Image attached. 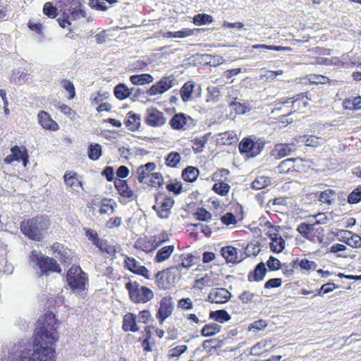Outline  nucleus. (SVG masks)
Masks as SVG:
<instances>
[{
    "mask_svg": "<svg viewBox=\"0 0 361 361\" xmlns=\"http://www.w3.org/2000/svg\"><path fill=\"white\" fill-rule=\"evenodd\" d=\"M350 237H348L345 243L353 247H360L361 246V237L357 234H352L348 232Z\"/></svg>",
    "mask_w": 361,
    "mask_h": 361,
    "instance_id": "c03bdc74",
    "label": "nucleus"
},
{
    "mask_svg": "<svg viewBox=\"0 0 361 361\" xmlns=\"http://www.w3.org/2000/svg\"><path fill=\"white\" fill-rule=\"evenodd\" d=\"M361 201V186L355 188L348 195V202L349 204H357Z\"/></svg>",
    "mask_w": 361,
    "mask_h": 361,
    "instance_id": "79ce46f5",
    "label": "nucleus"
},
{
    "mask_svg": "<svg viewBox=\"0 0 361 361\" xmlns=\"http://www.w3.org/2000/svg\"><path fill=\"white\" fill-rule=\"evenodd\" d=\"M169 124L175 130H188L195 126L194 120L183 113L176 114L169 121Z\"/></svg>",
    "mask_w": 361,
    "mask_h": 361,
    "instance_id": "1a4fd4ad",
    "label": "nucleus"
},
{
    "mask_svg": "<svg viewBox=\"0 0 361 361\" xmlns=\"http://www.w3.org/2000/svg\"><path fill=\"white\" fill-rule=\"evenodd\" d=\"M229 188L230 186L228 184L224 182L217 183L213 185V190L216 193L222 196L226 195L228 193Z\"/></svg>",
    "mask_w": 361,
    "mask_h": 361,
    "instance_id": "49530a36",
    "label": "nucleus"
},
{
    "mask_svg": "<svg viewBox=\"0 0 361 361\" xmlns=\"http://www.w3.org/2000/svg\"><path fill=\"white\" fill-rule=\"evenodd\" d=\"M174 82L175 79L172 76L164 77L147 90H144L141 88H135L130 99L133 101H135L140 97L147 98L148 95L154 96L161 94L171 88L174 85Z\"/></svg>",
    "mask_w": 361,
    "mask_h": 361,
    "instance_id": "20e7f679",
    "label": "nucleus"
},
{
    "mask_svg": "<svg viewBox=\"0 0 361 361\" xmlns=\"http://www.w3.org/2000/svg\"><path fill=\"white\" fill-rule=\"evenodd\" d=\"M209 318L218 322L223 323L228 322L231 319V316L225 310H219L216 311H211L209 313Z\"/></svg>",
    "mask_w": 361,
    "mask_h": 361,
    "instance_id": "7c9ffc66",
    "label": "nucleus"
},
{
    "mask_svg": "<svg viewBox=\"0 0 361 361\" xmlns=\"http://www.w3.org/2000/svg\"><path fill=\"white\" fill-rule=\"evenodd\" d=\"M221 326L216 323L206 324L201 330V334L204 337L214 336L220 332Z\"/></svg>",
    "mask_w": 361,
    "mask_h": 361,
    "instance_id": "c756f323",
    "label": "nucleus"
},
{
    "mask_svg": "<svg viewBox=\"0 0 361 361\" xmlns=\"http://www.w3.org/2000/svg\"><path fill=\"white\" fill-rule=\"evenodd\" d=\"M194 216L197 220L202 221H207L212 218L211 214L202 207L198 209L197 211L194 214Z\"/></svg>",
    "mask_w": 361,
    "mask_h": 361,
    "instance_id": "de8ad7c7",
    "label": "nucleus"
},
{
    "mask_svg": "<svg viewBox=\"0 0 361 361\" xmlns=\"http://www.w3.org/2000/svg\"><path fill=\"white\" fill-rule=\"evenodd\" d=\"M345 109H361V97H356L352 99H345L343 102Z\"/></svg>",
    "mask_w": 361,
    "mask_h": 361,
    "instance_id": "58836bf2",
    "label": "nucleus"
},
{
    "mask_svg": "<svg viewBox=\"0 0 361 361\" xmlns=\"http://www.w3.org/2000/svg\"><path fill=\"white\" fill-rule=\"evenodd\" d=\"M295 150L296 148L294 147V145L293 143H279L275 146V151L277 152V156L279 158L289 156L292 154Z\"/></svg>",
    "mask_w": 361,
    "mask_h": 361,
    "instance_id": "b1692460",
    "label": "nucleus"
},
{
    "mask_svg": "<svg viewBox=\"0 0 361 361\" xmlns=\"http://www.w3.org/2000/svg\"><path fill=\"white\" fill-rule=\"evenodd\" d=\"M137 316L133 313H128L123 317V329L125 331L137 332L139 328L136 324Z\"/></svg>",
    "mask_w": 361,
    "mask_h": 361,
    "instance_id": "6ab92c4d",
    "label": "nucleus"
},
{
    "mask_svg": "<svg viewBox=\"0 0 361 361\" xmlns=\"http://www.w3.org/2000/svg\"><path fill=\"white\" fill-rule=\"evenodd\" d=\"M336 288H337V286H336L334 283H326L322 286L318 292V295L320 296H323L324 294L332 292Z\"/></svg>",
    "mask_w": 361,
    "mask_h": 361,
    "instance_id": "864d4df0",
    "label": "nucleus"
},
{
    "mask_svg": "<svg viewBox=\"0 0 361 361\" xmlns=\"http://www.w3.org/2000/svg\"><path fill=\"white\" fill-rule=\"evenodd\" d=\"M267 269L264 262H260L257 264L253 271L250 272L248 275V280L250 281H259L263 280L266 274Z\"/></svg>",
    "mask_w": 361,
    "mask_h": 361,
    "instance_id": "412c9836",
    "label": "nucleus"
},
{
    "mask_svg": "<svg viewBox=\"0 0 361 361\" xmlns=\"http://www.w3.org/2000/svg\"><path fill=\"white\" fill-rule=\"evenodd\" d=\"M298 264L302 269H305L307 271L314 270L317 267V264L314 262L310 261L307 259H301L298 262Z\"/></svg>",
    "mask_w": 361,
    "mask_h": 361,
    "instance_id": "3c124183",
    "label": "nucleus"
},
{
    "mask_svg": "<svg viewBox=\"0 0 361 361\" xmlns=\"http://www.w3.org/2000/svg\"><path fill=\"white\" fill-rule=\"evenodd\" d=\"M43 13L49 18H55L57 13V8L54 7L50 2H47L43 7Z\"/></svg>",
    "mask_w": 361,
    "mask_h": 361,
    "instance_id": "09e8293b",
    "label": "nucleus"
},
{
    "mask_svg": "<svg viewBox=\"0 0 361 361\" xmlns=\"http://www.w3.org/2000/svg\"><path fill=\"white\" fill-rule=\"evenodd\" d=\"M125 263L126 266L130 271L141 275L146 279H149L148 269L145 267L140 265V262L135 259L127 257L125 259Z\"/></svg>",
    "mask_w": 361,
    "mask_h": 361,
    "instance_id": "4468645a",
    "label": "nucleus"
},
{
    "mask_svg": "<svg viewBox=\"0 0 361 361\" xmlns=\"http://www.w3.org/2000/svg\"><path fill=\"white\" fill-rule=\"evenodd\" d=\"M221 87L216 86H209L207 87V91L210 97L214 101L219 100L220 96L221 95Z\"/></svg>",
    "mask_w": 361,
    "mask_h": 361,
    "instance_id": "8fccbe9b",
    "label": "nucleus"
},
{
    "mask_svg": "<svg viewBox=\"0 0 361 361\" xmlns=\"http://www.w3.org/2000/svg\"><path fill=\"white\" fill-rule=\"evenodd\" d=\"M126 288L128 290L130 300L136 303H145L154 297L150 288L140 286L137 282H128Z\"/></svg>",
    "mask_w": 361,
    "mask_h": 361,
    "instance_id": "423d86ee",
    "label": "nucleus"
},
{
    "mask_svg": "<svg viewBox=\"0 0 361 361\" xmlns=\"http://www.w3.org/2000/svg\"><path fill=\"white\" fill-rule=\"evenodd\" d=\"M178 307L182 309L191 310L193 307L192 300L187 298H182L178 301Z\"/></svg>",
    "mask_w": 361,
    "mask_h": 361,
    "instance_id": "680f3d73",
    "label": "nucleus"
},
{
    "mask_svg": "<svg viewBox=\"0 0 361 361\" xmlns=\"http://www.w3.org/2000/svg\"><path fill=\"white\" fill-rule=\"evenodd\" d=\"M26 75L23 73H20L19 71H13L11 80L15 83L20 84L22 80L24 81V78Z\"/></svg>",
    "mask_w": 361,
    "mask_h": 361,
    "instance_id": "e2e57ef3",
    "label": "nucleus"
},
{
    "mask_svg": "<svg viewBox=\"0 0 361 361\" xmlns=\"http://www.w3.org/2000/svg\"><path fill=\"white\" fill-rule=\"evenodd\" d=\"M114 185L122 197L131 198L133 196V192L129 188L126 180H117L114 182Z\"/></svg>",
    "mask_w": 361,
    "mask_h": 361,
    "instance_id": "393cba45",
    "label": "nucleus"
},
{
    "mask_svg": "<svg viewBox=\"0 0 361 361\" xmlns=\"http://www.w3.org/2000/svg\"><path fill=\"white\" fill-rule=\"evenodd\" d=\"M252 49H262L265 50H273V51H290L292 49L290 47H282V46H274V45H267V44H255L252 45Z\"/></svg>",
    "mask_w": 361,
    "mask_h": 361,
    "instance_id": "a19ab883",
    "label": "nucleus"
},
{
    "mask_svg": "<svg viewBox=\"0 0 361 361\" xmlns=\"http://www.w3.org/2000/svg\"><path fill=\"white\" fill-rule=\"evenodd\" d=\"M180 159L181 157L179 153L176 152H171L166 158V164L171 167H176L180 162Z\"/></svg>",
    "mask_w": 361,
    "mask_h": 361,
    "instance_id": "4c0bfd02",
    "label": "nucleus"
},
{
    "mask_svg": "<svg viewBox=\"0 0 361 361\" xmlns=\"http://www.w3.org/2000/svg\"><path fill=\"white\" fill-rule=\"evenodd\" d=\"M224 137H222V140L226 139V141L224 142V144H232L237 140L236 134L233 132H225L224 133Z\"/></svg>",
    "mask_w": 361,
    "mask_h": 361,
    "instance_id": "69168bd1",
    "label": "nucleus"
},
{
    "mask_svg": "<svg viewBox=\"0 0 361 361\" xmlns=\"http://www.w3.org/2000/svg\"><path fill=\"white\" fill-rule=\"evenodd\" d=\"M195 87V83L192 81L185 82L180 89V96L183 102H188L192 99V94Z\"/></svg>",
    "mask_w": 361,
    "mask_h": 361,
    "instance_id": "c85d7f7f",
    "label": "nucleus"
},
{
    "mask_svg": "<svg viewBox=\"0 0 361 361\" xmlns=\"http://www.w3.org/2000/svg\"><path fill=\"white\" fill-rule=\"evenodd\" d=\"M102 174L104 176L108 181H112L114 177V171L112 166H106L102 171Z\"/></svg>",
    "mask_w": 361,
    "mask_h": 361,
    "instance_id": "338daca9",
    "label": "nucleus"
},
{
    "mask_svg": "<svg viewBox=\"0 0 361 361\" xmlns=\"http://www.w3.org/2000/svg\"><path fill=\"white\" fill-rule=\"evenodd\" d=\"M271 180L269 177L259 176L257 177L252 183V188L255 190H261L269 185Z\"/></svg>",
    "mask_w": 361,
    "mask_h": 361,
    "instance_id": "f704fd0d",
    "label": "nucleus"
},
{
    "mask_svg": "<svg viewBox=\"0 0 361 361\" xmlns=\"http://www.w3.org/2000/svg\"><path fill=\"white\" fill-rule=\"evenodd\" d=\"M34 343L19 341L2 351L1 361H54V343L57 341L56 320L52 313L38 320Z\"/></svg>",
    "mask_w": 361,
    "mask_h": 361,
    "instance_id": "f257e3e1",
    "label": "nucleus"
},
{
    "mask_svg": "<svg viewBox=\"0 0 361 361\" xmlns=\"http://www.w3.org/2000/svg\"><path fill=\"white\" fill-rule=\"evenodd\" d=\"M135 87L129 88L124 83H119L114 87V95L119 100H123L128 97H131Z\"/></svg>",
    "mask_w": 361,
    "mask_h": 361,
    "instance_id": "4be33fe9",
    "label": "nucleus"
},
{
    "mask_svg": "<svg viewBox=\"0 0 361 361\" xmlns=\"http://www.w3.org/2000/svg\"><path fill=\"white\" fill-rule=\"evenodd\" d=\"M49 226V221L45 216H37L23 221L20 224V230L24 235L30 239L39 241L43 233L45 232Z\"/></svg>",
    "mask_w": 361,
    "mask_h": 361,
    "instance_id": "f03ea898",
    "label": "nucleus"
},
{
    "mask_svg": "<svg viewBox=\"0 0 361 361\" xmlns=\"http://www.w3.org/2000/svg\"><path fill=\"white\" fill-rule=\"evenodd\" d=\"M186 345H178L171 350V355L172 357H178L184 353L187 350Z\"/></svg>",
    "mask_w": 361,
    "mask_h": 361,
    "instance_id": "0e129e2a",
    "label": "nucleus"
},
{
    "mask_svg": "<svg viewBox=\"0 0 361 361\" xmlns=\"http://www.w3.org/2000/svg\"><path fill=\"white\" fill-rule=\"evenodd\" d=\"M221 253L227 263H238L243 259V254H241L240 257H238L237 249L231 245L222 247Z\"/></svg>",
    "mask_w": 361,
    "mask_h": 361,
    "instance_id": "2eb2a0df",
    "label": "nucleus"
},
{
    "mask_svg": "<svg viewBox=\"0 0 361 361\" xmlns=\"http://www.w3.org/2000/svg\"><path fill=\"white\" fill-rule=\"evenodd\" d=\"M267 325V323L265 320L259 319L251 324L250 330H252L253 331H260L264 329Z\"/></svg>",
    "mask_w": 361,
    "mask_h": 361,
    "instance_id": "4d7b16f0",
    "label": "nucleus"
},
{
    "mask_svg": "<svg viewBox=\"0 0 361 361\" xmlns=\"http://www.w3.org/2000/svg\"><path fill=\"white\" fill-rule=\"evenodd\" d=\"M298 158H289L281 161L278 166L279 173H286L290 170L294 169V162L298 161Z\"/></svg>",
    "mask_w": 361,
    "mask_h": 361,
    "instance_id": "2f4dec72",
    "label": "nucleus"
},
{
    "mask_svg": "<svg viewBox=\"0 0 361 361\" xmlns=\"http://www.w3.org/2000/svg\"><path fill=\"white\" fill-rule=\"evenodd\" d=\"M146 123L152 127H159L165 124L164 114L155 108L147 109L145 118Z\"/></svg>",
    "mask_w": 361,
    "mask_h": 361,
    "instance_id": "9d476101",
    "label": "nucleus"
},
{
    "mask_svg": "<svg viewBox=\"0 0 361 361\" xmlns=\"http://www.w3.org/2000/svg\"><path fill=\"white\" fill-rule=\"evenodd\" d=\"M174 267L168 268L164 271H159L156 274V283L158 287L161 289H166L169 286V276L171 274V270H173Z\"/></svg>",
    "mask_w": 361,
    "mask_h": 361,
    "instance_id": "a211bd4d",
    "label": "nucleus"
},
{
    "mask_svg": "<svg viewBox=\"0 0 361 361\" xmlns=\"http://www.w3.org/2000/svg\"><path fill=\"white\" fill-rule=\"evenodd\" d=\"M221 220L224 224L227 226L231 224H235L236 223L235 216L231 212H228L224 216H222L221 217Z\"/></svg>",
    "mask_w": 361,
    "mask_h": 361,
    "instance_id": "13d9d810",
    "label": "nucleus"
},
{
    "mask_svg": "<svg viewBox=\"0 0 361 361\" xmlns=\"http://www.w3.org/2000/svg\"><path fill=\"white\" fill-rule=\"evenodd\" d=\"M336 196V192L333 190H326L322 192L319 196V200L322 203L331 204Z\"/></svg>",
    "mask_w": 361,
    "mask_h": 361,
    "instance_id": "72a5a7b5",
    "label": "nucleus"
},
{
    "mask_svg": "<svg viewBox=\"0 0 361 361\" xmlns=\"http://www.w3.org/2000/svg\"><path fill=\"white\" fill-rule=\"evenodd\" d=\"M155 168L156 165L153 162H148L145 165L140 166L136 170L137 179L140 183H146L145 179L150 176V173L153 171Z\"/></svg>",
    "mask_w": 361,
    "mask_h": 361,
    "instance_id": "f3484780",
    "label": "nucleus"
},
{
    "mask_svg": "<svg viewBox=\"0 0 361 361\" xmlns=\"http://www.w3.org/2000/svg\"><path fill=\"white\" fill-rule=\"evenodd\" d=\"M151 179L149 180L152 186H161L163 184V177L160 173H153L150 175Z\"/></svg>",
    "mask_w": 361,
    "mask_h": 361,
    "instance_id": "5fc2aeb1",
    "label": "nucleus"
},
{
    "mask_svg": "<svg viewBox=\"0 0 361 361\" xmlns=\"http://www.w3.org/2000/svg\"><path fill=\"white\" fill-rule=\"evenodd\" d=\"M212 22V16L206 13H199L193 17V23L195 25H206Z\"/></svg>",
    "mask_w": 361,
    "mask_h": 361,
    "instance_id": "e433bc0d",
    "label": "nucleus"
},
{
    "mask_svg": "<svg viewBox=\"0 0 361 361\" xmlns=\"http://www.w3.org/2000/svg\"><path fill=\"white\" fill-rule=\"evenodd\" d=\"M38 121L40 125L45 129L55 131L58 130L59 126L50 116V115L44 111H41L37 115Z\"/></svg>",
    "mask_w": 361,
    "mask_h": 361,
    "instance_id": "dca6fc26",
    "label": "nucleus"
},
{
    "mask_svg": "<svg viewBox=\"0 0 361 361\" xmlns=\"http://www.w3.org/2000/svg\"><path fill=\"white\" fill-rule=\"evenodd\" d=\"M154 78L149 73L133 75L130 77V81L135 85H144L152 82Z\"/></svg>",
    "mask_w": 361,
    "mask_h": 361,
    "instance_id": "a878e982",
    "label": "nucleus"
},
{
    "mask_svg": "<svg viewBox=\"0 0 361 361\" xmlns=\"http://www.w3.org/2000/svg\"><path fill=\"white\" fill-rule=\"evenodd\" d=\"M269 236L271 240L270 249L272 252L279 253L285 248L286 242L281 236H278L276 233L269 232Z\"/></svg>",
    "mask_w": 361,
    "mask_h": 361,
    "instance_id": "aec40b11",
    "label": "nucleus"
},
{
    "mask_svg": "<svg viewBox=\"0 0 361 361\" xmlns=\"http://www.w3.org/2000/svg\"><path fill=\"white\" fill-rule=\"evenodd\" d=\"M267 265L268 266L269 269L271 271H276L281 269L280 261L273 256H271L269 257V259L267 262Z\"/></svg>",
    "mask_w": 361,
    "mask_h": 361,
    "instance_id": "6e6d98bb",
    "label": "nucleus"
},
{
    "mask_svg": "<svg viewBox=\"0 0 361 361\" xmlns=\"http://www.w3.org/2000/svg\"><path fill=\"white\" fill-rule=\"evenodd\" d=\"M118 0H89L88 5L92 8L106 11L108 8L106 5V2L109 4H114Z\"/></svg>",
    "mask_w": 361,
    "mask_h": 361,
    "instance_id": "473e14b6",
    "label": "nucleus"
},
{
    "mask_svg": "<svg viewBox=\"0 0 361 361\" xmlns=\"http://www.w3.org/2000/svg\"><path fill=\"white\" fill-rule=\"evenodd\" d=\"M257 297V294L250 290H245L238 296V298L243 304H247L255 302Z\"/></svg>",
    "mask_w": 361,
    "mask_h": 361,
    "instance_id": "ea45409f",
    "label": "nucleus"
},
{
    "mask_svg": "<svg viewBox=\"0 0 361 361\" xmlns=\"http://www.w3.org/2000/svg\"><path fill=\"white\" fill-rule=\"evenodd\" d=\"M303 141L305 142L306 146H310L313 147L320 146L323 143V140L322 138L313 135H310L307 137H304Z\"/></svg>",
    "mask_w": 361,
    "mask_h": 361,
    "instance_id": "a18cd8bd",
    "label": "nucleus"
},
{
    "mask_svg": "<svg viewBox=\"0 0 361 361\" xmlns=\"http://www.w3.org/2000/svg\"><path fill=\"white\" fill-rule=\"evenodd\" d=\"M199 175V170L194 166H188L182 172V178L188 182L195 181Z\"/></svg>",
    "mask_w": 361,
    "mask_h": 361,
    "instance_id": "cd10ccee",
    "label": "nucleus"
},
{
    "mask_svg": "<svg viewBox=\"0 0 361 361\" xmlns=\"http://www.w3.org/2000/svg\"><path fill=\"white\" fill-rule=\"evenodd\" d=\"M174 250L173 245H167L159 249L155 256L157 262L160 263L168 259Z\"/></svg>",
    "mask_w": 361,
    "mask_h": 361,
    "instance_id": "bb28decb",
    "label": "nucleus"
},
{
    "mask_svg": "<svg viewBox=\"0 0 361 361\" xmlns=\"http://www.w3.org/2000/svg\"><path fill=\"white\" fill-rule=\"evenodd\" d=\"M64 5L69 8L64 9L57 19L59 24L63 28L71 29V20H76L85 17V12L82 8L80 0H65Z\"/></svg>",
    "mask_w": 361,
    "mask_h": 361,
    "instance_id": "7ed1b4c3",
    "label": "nucleus"
},
{
    "mask_svg": "<svg viewBox=\"0 0 361 361\" xmlns=\"http://www.w3.org/2000/svg\"><path fill=\"white\" fill-rule=\"evenodd\" d=\"M87 277L80 267L72 266L67 273V281L75 293L80 294L85 289Z\"/></svg>",
    "mask_w": 361,
    "mask_h": 361,
    "instance_id": "0eeeda50",
    "label": "nucleus"
},
{
    "mask_svg": "<svg viewBox=\"0 0 361 361\" xmlns=\"http://www.w3.org/2000/svg\"><path fill=\"white\" fill-rule=\"evenodd\" d=\"M102 155V147L99 144H91L88 148V157L92 160H97Z\"/></svg>",
    "mask_w": 361,
    "mask_h": 361,
    "instance_id": "c9c22d12",
    "label": "nucleus"
},
{
    "mask_svg": "<svg viewBox=\"0 0 361 361\" xmlns=\"http://www.w3.org/2000/svg\"><path fill=\"white\" fill-rule=\"evenodd\" d=\"M173 308V302L171 297H164L161 300L160 307L157 314V317L161 324L172 314Z\"/></svg>",
    "mask_w": 361,
    "mask_h": 361,
    "instance_id": "9b49d317",
    "label": "nucleus"
},
{
    "mask_svg": "<svg viewBox=\"0 0 361 361\" xmlns=\"http://www.w3.org/2000/svg\"><path fill=\"white\" fill-rule=\"evenodd\" d=\"M166 188L170 192H173L174 194L178 195L182 191V184L180 182L176 181L167 185Z\"/></svg>",
    "mask_w": 361,
    "mask_h": 361,
    "instance_id": "bf43d9fd",
    "label": "nucleus"
},
{
    "mask_svg": "<svg viewBox=\"0 0 361 361\" xmlns=\"http://www.w3.org/2000/svg\"><path fill=\"white\" fill-rule=\"evenodd\" d=\"M11 154L6 156L4 159L5 163L11 164L14 161L22 160L23 161V165L26 166L28 162L29 156L27 149L25 147L20 148L16 145L11 148Z\"/></svg>",
    "mask_w": 361,
    "mask_h": 361,
    "instance_id": "f8f14e48",
    "label": "nucleus"
},
{
    "mask_svg": "<svg viewBox=\"0 0 361 361\" xmlns=\"http://www.w3.org/2000/svg\"><path fill=\"white\" fill-rule=\"evenodd\" d=\"M281 279L279 278H274L268 280L265 284L264 288H278L281 286Z\"/></svg>",
    "mask_w": 361,
    "mask_h": 361,
    "instance_id": "052dcab7",
    "label": "nucleus"
},
{
    "mask_svg": "<svg viewBox=\"0 0 361 361\" xmlns=\"http://www.w3.org/2000/svg\"><path fill=\"white\" fill-rule=\"evenodd\" d=\"M264 147V144L254 142L252 139L243 138L240 142L238 148L241 154H246L249 157L258 155Z\"/></svg>",
    "mask_w": 361,
    "mask_h": 361,
    "instance_id": "6e6552de",
    "label": "nucleus"
},
{
    "mask_svg": "<svg viewBox=\"0 0 361 361\" xmlns=\"http://www.w3.org/2000/svg\"><path fill=\"white\" fill-rule=\"evenodd\" d=\"M140 123L141 116L140 114H135L133 111L128 113L125 124L129 130L132 131L137 130L140 126Z\"/></svg>",
    "mask_w": 361,
    "mask_h": 361,
    "instance_id": "5701e85b",
    "label": "nucleus"
},
{
    "mask_svg": "<svg viewBox=\"0 0 361 361\" xmlns=\"http://www.w3.org/2000/svg\"><path fill=\"white\" fill-rule=\"evenodd\" d=\"M63 87L70 94V99L75 96V87L72 82L68 80H63L61 82Z\"/></svg>",
    "mask_w": 361,
    "mask_h": 361,
    "instance_id": "603ef678",
    "label": "nucleus"
},
{
    "mask_svg": "<svg viewBox=\"0 0 361 361\" xmlns=\"http://www.w3.org/2000/svg\"><path fill=\"white\" fill-rule=\"evenodd\" d=\"M195 257L192 254H188L182 258V262L177 267H173L174 269L180 271L181 268H190L194 264Z\"/></svg>",
    "mask_w": 361,
    "mask_h": 361,
    "instance_id": "37998d69",
    "label": "nucleus"
},
{
    "mask_svg": "<svg viewBox=\"0 0 361 361\" xmlns=\"http://www.w3.org/2000/svg\"><path fill=\"white\" fill-rule=\"evenodd\" d=\"M264 350V345L261 343H257L251 348L250 353L255 355H259Z\"/></svg>",
    "mask_w": 361,
    "mask_h": 361,
    "instance_id": "774afa93",
    "label": "nucleus"
},
{
    "mask_svg": "<svg viewBox=\"0 0 361 361\" xmlns=\"http://www.w3.org/2000/svg\"><path fill=\"white\" fill-rule=\"evenodd\" d=\"M231 296V293L226 288H212L207 297V300L212 303L222 304L226 302Z\"/></svg>",
    "mask_w": 361,
    "mask_h": 361,
    "instance_id": "ddd939ff",
    "label": "nucleus"
},
{
    "mask_svg": "<svg viewBox=\"0 0 361 361\" xmlns=\"http://www.w3.org/2000/svg\"><path fill=\"white\" fill-rule=\"evenodd\" d=\"M29 264L33 268L38 267L42 275H47L49 271H61V268L54 259L43 257L41 252L37 250L32 251Z\"/></svg>",
    "mask_w": 361,
    "mask_h": 361,
    "instance_id": "39448f33",
    "label": "nucleus"
}]
</instances>
